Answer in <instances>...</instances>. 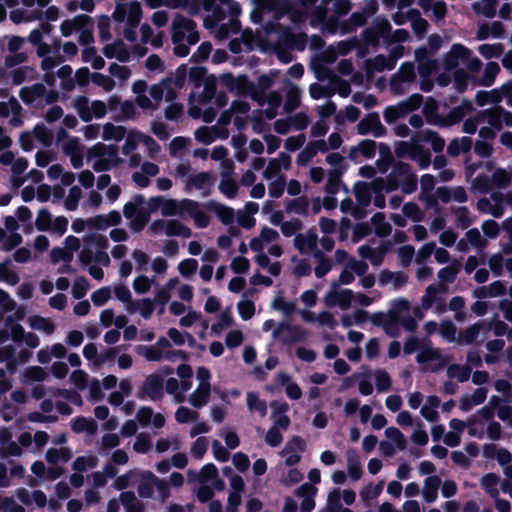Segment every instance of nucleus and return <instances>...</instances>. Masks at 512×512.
<instances>
[{
	"mask_svg": "<svg viewBox=\"0 0 512 512\" xmlns=\"http://www.w3.org/2000/svg\"><path fill=\"white\" fill-rule=\"evenodd\" d=\"M163 196H154L146 202L144 195L135 194L132 201L123 207V215L130 220V228L134 232L142 231L150 221L151 213L162 209Z\"/></svg>",
	"mask_w": 512,
	"mask_h": 512,
	"instance_id": "f257e3e1",
	"label": "nucleus"
},
{
	"mask_svg": "<svg viewBox=\"0 0 512 512\" xmlns=\"http://www.w3.org/2000/svg\"><path fill=\"white\" fill-rule=\"evenodd\" d=\"M273 337L279 338L283 345L291 346L296 343L306 341L307 332L300 325H292L287 322H281L273 331Z\"/></svg>",
	"mask_w": 512,
	"mask_h": 512,
	"instance_id": "f03ea898",
	"label": "nucleus"
},
{
	"mask_svg": "<svg viewBox=\"0 0 512 512\" xmlns=\"http://www.w3.org/2000/svg\"><path fill=\"white\" fill-rule=\"evenodd\" d=\"M164 396V379L161 375L152 373L148 375L141 388L137 392V397L141 400L149 398L151 401H159Z\"/></svg>",
	"mask_w": 512,
	"mask_h": 512,
	"instance_id": "7ed1b4c3",
	"label": "nucleus"
},
{
	"mask_svg": "<svg viewBox=\"0 0 512 512\" xmlns=\"http://www.w3.org/2000/svg\"><path fill=\"white\" fill-rule=\"evenodd\" d=\"M332 0H321V3L316 6L312 13L311 25L315 26L321 24L331 34L338 31L339 20L337 15L328 16L329 5Z\"/></svg>",
	"mask_w": 512,
	"mask_h": 512,
	"instance_id": "20e7f679",
	"label": "nucleus"
},
{
	"mask_svg": "<svg viewBox=\"0 0 512 512\" xmlns=\"http://www.w3.org/2000/svg\"><path fill=\"white\" fill-rule=\"evenodd\" d=\"M408 169V163L402 161L396 162L386 179L376 178L373 182L387 193L396 191L400 187L401 177L408 173Z\"/></svg>",
	"mask_w": 512,
	"mask_h": 512,
	"instance_id": "39448f33",
	"label": "nucleus"
},
{
	"mask_svg": "<svg viewBox=\"0 0 512 512\" xmlns=\"http://www.w3.org/2000/svg\"><path fill=\"white\" fill-rule=\"evenodd\" d=\"M471 56V50L463 44H453L449 52L443 57V68L445 71H455L460 61H467Z\"/></svg>",
	"mask_w": 512,
	"mask_h": 512,
	"instance_id": "423d86ee",
	"label": "nucleus"
},
{
	"mask_svg": "<svg viewBox=\"0 0 512 512\" xmlns=\"http://www.w3.org/2000/svg\"><path fill=\"white\" fill-rule=\"evenodd\" d=\"M357 133L359 135L372 133L375 137H382L386 134V128L382 125L378 113L371 112L360 120Z\"/></svg>",
	"mask_w": 512,
	"mask_h": 512,
	"instance_id": "0eeeda50",
	"label": "nucleus"
},
{
	"mask_svg": "<svg viewBox=\"0 0 512 512\" xmlns=\"http://www.w3.org/2000/svg\"><path fill=\"white\" fill-rule=\"evenodd\" d=\"M222 82L230 90H237L240 95H249L252 90H255V84L249 80L247 75H240L235 77L232 73L223 74Z\"/></svg>",
	"mask_w": 512,
	"mask_h": 512,
	"instance_id": "6e6552de",
	"label": "nucleus"
},
{
	"mask_svg": "<svg viewBox=\"0 0 512 512\" xmlns=\"http://www.w3.org/2000/svg\"><path fill=\"white\" fill-rule=\"evenodd\" d=\"M396 65V60L387 57L383 54L376 55L373 59H367L365 61V73L370 79L373 77L375 72H382L384 70H392Z\"/></svg>",
	"mask_w": 512,
	"mask_h": 512,
	"instance_id": "1a4fd4ad",
	"label": "nucleus"
},
{
	"mask_svg": "<svg viewBox=\"0 0 512 512\" xmlns=\"http://www.w3.org/2000/svg\"><path fill=\"white\" fill-rule=\"evenodd\" d=\"M416 361L420 364L435 361L436 363L432 367V371L434 372L444 368L447 364V360L442 356L440 349L432 347H426L420 350L416 356Z\"/></svg>",
	"mask_w": 512,
	"mask_h": 512,
	"instance_id": "9d476101",
	"label": "nucleus"
},
{
	"mask_svg": "<svg viewBox=\"0 0 512 512\" xmlns=\"http://www.w3.org/2000/svg\"><path fill=\"white\" fill-rule=\"evenodd\" d=\"M196 28L194 20L183 15H177L172 23V42H182L185 38V31H192Z\"/></svg>",
	"mask_w": 512,
	"mask_h": 512,
	"instance_id": "9b49d317",
	"label": "nucleus"
},
{
	"mask_svg": "<svg viewBox=\"0 0 512 512\" xmlns=\"http://www.w3.org/2000/svg\"><path fill=\"white\" fill-rule=\"evenodd\" d=\"M412 139L420 143H430L435 153H441L445 147V140L436 131L431 129L417 131Z\"/></svg>",
	"mask_w": 512,
	"mask_h": 512,
	"instance_id": "f8f14e48",
	"label": "nucleus"
},
{
	"mask_svg": "<svg viewBox=\"0 0 512 512\" xmlns=\"http://www.w3.org/2000/svg\"><path fill=\"white\" fill-rule=\"evenodd\" d=\"M102 51L104 56L108 59L116 58L122 63L128 62L130 59V53L121 39L116 40L114 43L105 45Z\"/></svg>",
	"mask_w": 512,
	"mask_h": 512,
	"instance_id": "ddd939ff",
	"label": "nucleus"
},
{
	"mask_svg": "<svg viewBox=\"0 0 512 512\" xmlns=\"http://www.w3.org/2000/svg\"><path fill=\"white\" fill-rule=\"evenodd\" d=\"M205 208L214 212L224 225H230L234 222L235 213L233 208L229 206H225L214 200H210L205 204Z\"/></svg>",
	"mask_w": 512,
	"mask_h": 512,
	"instance_id": "4468645a",
	"label": "nucleus"
},
{
	"mask_svg": "<svg viewBox=\"0 0 512 512\" xmlns=\"http://www.w3.org/2000/svg\"><path fill=\"white\" fill-rule=\"evenodd\" d=\"M270 406L273 408L272 417L274 418V426L287 430L290 425V418L285 414L289 409L288 404L286 402L279 403L272 401Z\"/></svg>",
	"mask_w": 512,
	"mask_h": 512,
	"instance_id": "2eb2a0df",
	"label": "nucleus"
},
{
	"mask_svg": "<svg viewBox=\"0 0 512 512\" xmlns=\"http://www.w3.org/2000/svg\"><path fill=\"white\" fill-rule=\"evenodd\" d=\"M317 241V234L313 231H309L307 235H296L294 238V246L301 254H306L316 249Z\"/></svg>",
	"mask_w": 512,
	"mask_h": 512,
	"instance_id": "dca6fc26",
	"label": "nucleus"
},
{
	"mask_svg": "<svg viewBox=\"0 0 512 512\" xmlns=\"http://www.w3.org/2000/svg\"><path fill=\"white\" fill-rule=\"evenodd\" d=\"M46 94V87L42 83H35L31 86L22 87L19 97L26 105H31L36 99Z\"/></svg>",
	"mask_w": 512,
	"mask_h": 512,
	"instance_id": "f3484780",
	"label": "nucleus"
},
{
	"mask_svg": "<svg viewBox=\"0 0 512 512\" xmlns=\"http://www.w3.org/2000/svg\"><path fill=\"white\" fill-rule=\"evenodd\" d=\"M215 178L209 172H199L188 179L187 186H192L197 190L208 189L203 193L204 196L210 195V187L214 185Z\"/></svg>",
	"mask_w": 512,
	"mask_h": 512,
	"instance_id": "a211bd4d",
	"label": "nucleus"
},
{
	"mask_svg": "<svg viewBox=\"0 0 512 512\" xmlns=\"http://www.w3.org/2000/svg\"><path fill=\"white\" fill-rule=\"evenodd\" d=\"M438 108V102L433 97H427L422 113L428 124L441 126L443 117L438 114Z\"/></svg>",
	"mask_w": 512,
	"mask_h": 512,
	"instance_id": "6ab92c4d",
	"label": "nucleus"
},
{
	"mask_svg": "<svg viewBox=\"0 0 512 512\" xmlns=\"http://www.w3.org/2000/svg\"><path fill=\"white\" fill-rule=\"evenodd\" d=\"M441 478L437 475L428 476L424 480L423 497L427 503H432L437 499L438 489L441 485Z\"/></svg>",
	"mask_w": 512,
	"mask_h": 512,
	"instance_id": "aec40b11",
	"label": "nucleus"
},
{
	"mask_svg": "<svg viewBox=\"0 0 512 512\" xmlns=\"http://www.w3.org/2000/svg\"><path fill=\"white\" fill-rule=\"evenodd\" d=\"M119 499L126 512H144V504L137 500L133 491L121 492Z\"/></svg>",
	"mask_w": 512,
	"mask_h": 512,
	"instance_id": "412c9836",
	"label": "nucleus"
},
{
	"mask_svg": "<svg viewBox=\"0 0 512 512\" xmlns=\"http://www.w3.org/2000/svg\"><path fill=\"white\" fill-rule=\"evenodd\" d=\"M410 113V109L402 102L396 105H391L385 108L383 111L384 120L388 124L395 123L398 119L405 117Z\"/></svg>",
	"mask_w": 512,
	"mask_h": 512,
	"instance_id": "4be33fe9",
	"label": "nucleus"
},
{
	"mask_svg": "<svg viewBox=\"0 0 512 512\" xmlns=\"http://www.w3.org/2000/svg\"><path fill=\"white\" fill-rule=\"evenodd\" d=\"M367 22V14L365 12H353L347 21L341 25L342 34H348L356 31V28L362 27Z\"/></svg>",
	"mask_w": 512,
	"mask_h": 512,
	"instance_id": "5701e85b",
	"label": "nucleus"
},
{
	"mask_svg": "<svg viewBox=\"0 0 512 512\" xmlns=\"http://www.w3.org/2000/svg\"><path fill=\"white\" fill-rule=\"evenodd\" d=\"M371 224L374 227L375 234L380 237L384 238L391 234L392 227L391 225L386 221L385 214L383 212H376L371 217Z\"/></svg>",
	"mask_w": 512,
	"mask_h": 512,
	"instance_id": "b1692460",
	"label": "nucleus"
},
{
	"mask_svg": "<svg viewBox=\"0 0 512 512\" xmlns=\"http://www.w3.org/2000/svg\"><path fill=\"white\" fill-rule=\"evenodd\" d=\"M377 144L374 140L364 139L361 140L357 147H352L349 153V158L354 159L357 151L366 158L372 159L376 154Z\"/></svg>",
	"mask_w": 512,
	"mask_h": 512,
	"instance_id": "393cba45",
	"label": "nucleus"
},
{
	"mask_svg": "<svg viewBox=\"0 0 512 512\" xmlns=\"http://www.w3.org/2000/svg\"><path fill=\"white\" fill-rule=\"evenodd\" d=\"M165 234L169 237L180 236L189 238L192 235L191 229L177 219L167 220V227Z\"/></svg>",
	"mask_w": 512,
	"mask_h": 512,
	"instance_id": "a878e982",
	"label": "nucleus"
},
{
	"mask_svg": "<svg viewBox=\"0 0 512 512\" xmlns=\"http://www.w3.org/2000/svg\"><path fill=\"white\" fill-rule=\"evenodd\" d=\"M499 72L500 66L498 63L492 61L488 62L485 66L482 77L475 82L479 86L490 87L493 85Z\"/></svg>",
	"mask_w": 512,
	"mask_h": 512,
	"instance_id": "bb28decb",
	"label": "nucleus"
},
{
	"mask_svg": "<svg viewBox=\"0 0 512 512\" xmlns=\"http://www.w3.org/2000/svg\"><path fill=\"white\" fill-rule=\"evenodd\" d=\"M372 190L367 182H356L353 191L357 202L362 206H368L372 198Z\"/></svg>",
	"mask_w": 512,
	"mask_h": 512,
	"instance_id": "cd10ccee",
	"label": "nucleus"
},
{
	"mask_svg": "<svg viewBox=\"0 0 512 512\" xmlns=\"http://www.w3.org/2000/svg\"><path fill=\"white\" fill-rule=\"evenodd\" d=\"M211 388L206 385H198L197 389L189 396L190 404L195 408H202L207 404L210 397Z\"/></svg>",
	"mask_w": 512,
	"mask_h": 512,
	"instance_id": "c85d7f7f",
	"label": "nucleus"
},
{
	"mask_svg": "<svg viewBox=\"0 0 512 512\" xmlns=\"http://www.w3.org/2000/svg\"><path fill=\"white\" fill-rule=\"evenodd\" d=\"M71 429L75 433H94L97 429V424L93 419H88L84 416H77L72 420Z\"/></svg>",
	"mask_w": 512,
	"mask_h": 512,
	"instance_id": "c756f323",
	"label": "nucleus"
},
{
	"mask_svg": "<svg viewBox=\"0 0 512 512\" xmlns=\"http://www.w3.org/2000/svg\"><path fill=\"white\" fill-rule=\"evenodd\" d=\"M301 102V91L297 86H292L286 93L284 111L289 114L296 110Z\"/></svg>",
	"mask_w": 512,
	"mask_h": 512,
	"instance_id": "7c9ffc66",
	"label": "nucleus"
},
{
	"mask_svg": "<svg viewBox=\"0 0 512 512\" xmlns=\"http://www.w3.org/2000/svg\"><path fill=\"white\" fill-rule=\"evenodd\" d=\"M343 174L342 170L339 169H331L328 172V179L325 184L324 190L329 195H335L338 193L340 185L342 183L341 176Z\"/></svg>",
	"mask_w": 512,
	"mask_h": 512,
	"instance_id": "2f4dec72",
	"label": "nucleus"
},
{
	"mask_svg": "<svg viewBox=\"0 0 512 512\" xmlns=\"http://www.w3.org/2000/svg\"><path fill=\"white\" fill-rule=\"evenodd\" d=\"M499 481L500 477L497 474L487 473L481 478V486L490 495V497L497 498L499 496V491L497 489Z\"/></svg>",
	"mask_w": 512,
	"mask_h": 512,
	"instance_id": "473e14b6",
	"label": "nucleus"
},
{
	"mask_svg": "<svg viewBox=\"0 0 512 512\" xmlns=\"http://www.w3.org/2000/svg\"><path fill=\"white\" fill-rule=\"evenodd\" d=\"M470 375L471 367L468 365L451 364L447 369V376L449 378H456L461 383L468 381Z\"/></svg>",
	"mask_w": 512,
	"mask_h": 512,
	"instance_id": "72a5a7b5",
	"label": "nucleus"
},
{
	"mask_svg": "<svg viewBox=\"0 0 512 512\" xmlns=\"http://www.w3.org/2000/svg\"><path fill=\"white\" fill-rule=\"evenodd\" d=\"M446 289H447L446 285L442 284V283L439 285H436V284L429 285L425 290L424 296L422 297V306L426 309L432 307L433 303L436 300L437 294L445 292Z\"/></svg>",
	"mask_w": 512,
	"mask_h": 512,
	"instance_id": "f704fd0d",
	"label": "nucleus"
},
{
	"mask_svg": "<svg viewBox=\"0 0 512 512\" xmlns=\"http://www.w3.org/2000/svg\"><path fill=\"white\" fill-rule=\"evenodd\" d=\"M33 135L44 147H50L53 143L54 135L43 123L34 126Z\"/></svg>",
	"mask_w": 512,
	"mask_h": 512,
	"instance_id": "c9c22d12",
	"label": "nucleus"
},
{
	"mask_svg": "<svg viewBox=\"0 0 512 512\" xmlns=\"http://www.w3.org/2000/svg\"><path fill=\"white\" fill-rule=\"evenodd\" d=\"M126 135V128L123 126H115L112 123H107L103 126L102 137L104 140L121 141Z\"/></svg>",
	"mask_w": 512,
	"mask_h": 512,
	"instance_id": "e433bc0d",
	"label": "nucleus"
},
{
	"mask_svg": "<svg viewBox=\"0 0 512 512\" xmlns=\"http://www.w3.org/2000/svg\"><path fill=\"white\" fill-rule=\"evenodd\" d=\"M72 454L68 448H49L46 452V460L49 464H57L59 461L67 462Z\"/></svg>",
	"mask_w": 512,
	"mask_h": 512,
	"instance_id": "4c0bfd02",
	"label": "nucleus"
},
{
	"mask_svg": "<svg viewBox=\"0 0 512 512\" xmlns=\"http://www.w3.org/2000/svg\"><path fill=\"white\" fill-rule=\"evenodd\" d=\"M10 264V259H6L4 262L0 263V281L14 286L18 284L20 277L15 271L9 269Z\"/></svg>",
	"mask_w": 512,
	"mask_h": 512,
	"instance_id": "58836bf2",
	"label": "nucleus"
},
{
	"mask_svg": "<svg viewBox=\"0 0 512 512\" xmlns=\"http://www.w3.org/2000/svg\"><path fill=\"white\" fill-rule=\"evenodd\" d=\"M150 471H145L142 480L137 487V492L141 498H151L154 492V481H152Z\"/></svg>",
	"mask_w": 512,
	"mask_h": 512,
	"instance_id": "ea45409f",
	"label": "nucleus"
},
{
	"mask_svg": "<svg viewBox=\"0 0 512 512\" xmlns=\"http://www.w3.org/2000/svg\"><path fill=\"white\" fill-rule=\"evenodd\" d=\"M417 184V175L412 172V168L409 165L408 173L401 177V190L405 194H412L417 190Z\"/></svg>",
	"mask_w": 512,
	"mask_h": 512,
	"instance_id": "a19ab883",
	"label": "nucleus"
},
{
	"mask_svg": "<svg viewBox=\"0 0 512 512\" xmlns=\"http://www.w3.org/2000/svg\"><path fill=\"white\" fill-rule=\"evenodd\" d=\"M469 80L470 76L464 69H456L453 71V84L458 93L462 94L467 90Z\"/></svg>",
	"mask_w": 512,
	"mask_h": 512,
	"instance_id": "79ce46f5",
	"label": "nucleus"
},
{
	"mask_svg": "<svg viewBox=\"0 0 512 512\" xmlns=\"http://www.w3.org/2000/svg\"><path fill=\"white\" fill-rule=\"evenodd\" d=\"M308 207V199L305 196H302L290 200L287 204L286 209L288 212H294L298 215L306 216L308 215Z\"/></svg>",
	"mask_w": 512,
	"mask_h": 512,
	"instance_id": "37998d69",
	"label": "nucleus"
},
{
	"mask_svg": "<svg viewBox=\"0 0 512 512\" xmlns=\"http://www.w3.org/2000/svg\"><path fill=\"white\" fill-rule=\"evenodd\" d=\"M420 142H416L411 139V141H399L395 147V154L398 158H403L408 156L410 159Z\"/></svg>",
	"mask_w": 512,
	"mask_h": 512,
	"instance_id": "c03bdc74",
	"label": "nucleus"
},
{
	"mask_svg": "<svg viewBox=\"0 0 512 512\" xmlns=\"http://www.w3.org/2000/svg\"><path fill=\"white\" fill-rule=\"evenodd\" d=\"M5 326L10 328L9 334L14 342L20 343L23 341L25 330L21 324L14 321L13 316H7L5 319Z\"/></svg>",
	"mask_w": 512,
	"mask_h": 512,
	"instance_id": "a18cd8bd",
	"label": "nucleus"
},
{
	"mask_svg": "<svg viewBox=\"0 0 512 512\" xmlns=\"http://www.w3.org/2000/svg\"><path fill=\"white\" fill-rule=\"evenodd\" d=\"M411 159L416 161L421 169H427L431 164V153L428 149L419 144Z\"/></svg>",
	"mask_w": 512,
	"mask_h": 512,
	"instance_id": "49530a36",
	"label": "nucleus"
},
{
	"mask_svg": "<svg viewBox=\"0 0 512 512\" xmlns=\"http://www.w3.org/2000/svg\"><path fill=\"white\" fill-rule=\"evenodd\" d=\"M502 107L496 106L495 108L487 109L484 112V115L487 119L488 124L494 128L495 130H501L503 127V122L501 118Z\"/></svg>",
	"mask_w": 512,
	"mask_h": 512,
	"instance_id": "de8ad7c7",
	"label": "nucleus"
},
{
	"mask_svg": "<svg viewBox=\"0 0 512 512\" xmlns=\"http://www.w3.org/2000/svg\"><path fill=\"white\" fill-rule=\"evenodd\" d=\"M285 43L292 49L303 51L307 43V35L305 33H289L286 35Z\"/></svg>",
	"mask_w": 512,
	"mask_h": 512,
	"instance_id": "09e8293b",
	"label": "nucleus"
},
{
	"mask_svg": "<svg viewBox=\"0 0 512 512\" xmlns=\"http://www.w3.org/2000/svg\"><path fill=\"white\" fill-rule=\"evenodd\" d=\"M52 215L46 208H41L36 217L35 226L38 231H48L51 229Z\"/></svg>",
	"mask_w": 512,
	"mask_h": 512,
	"instance_id": "8fccbe9b",
	"label": "nucleus"
},
{
	"mask_svg": "<svg viewBox=\"0 0 512 512\" xmlns=\"http://www.w3.org/2000/svg\"><path fill=\"white\" fill-rule=\"evenodd\" d=\"M504 47L500 43L482 44L479 46V53L486 59L498 58L503 53Z\"/></svg>",
	"mask_w": 512,
	"mask_h": 512,
	"instance_id": "3c124183",
	"label": "nucleus"
},
{
	"mask_svg": "<svg viewBox=\"0 0 512 512\" xmlns=\"http://www.w3.org/2000/svg\"><path fill=\"white\" fill-rule=\"evenodd\" d=\"M491 182L496 188H506L511 182V175L506 170L498 168L493 172Z\"/></svg>",
	"mask_w": 512,
	"mask_h": 512,
	"instance_id": "603ef678",
	"label": "nucleus"
},
{
	"mask_svg": "<svg viewBox=\"0 0 512 512\" xmlns=\"http://www.w3.org/2000/svg\"><path fill=\"white\" fill-rule=\"evenodd\" d=\"M385 435L390 439L399 450H404L407 445V441L403 433L395 427H388L385 430Z\"/></svg>",
	"mask_w": 512,
	"mask_h": 512,
	"instance_id": "864d4df0",
	"label": "nucleus"
},
{
	"mask_svg": "<svg viewBox=\"0 0 512 512\" xmlns=\"http://www.w3.org/2000/svg\"><path fill=\"white\" fill-rule=\"evenodd\" d=\"M89 100L86 96H78L75 99V107L78 111L79 117L84 122H89L92 120V113L88 106Z\"/></svg>",
	"mask_w": 512,
	"mask_h": 512,
	"instance_id": "5fc2aeb1",
	"label": "nucleus"
},
{
	"mask_svg": "<svg viewBox=\"0 0 512 512\" xmlns=\"http://www.w3.org/2000/svg\"><path fill=\"white\" fill-rule=\"evenodd\" d=\"M218 188L229 199H234L237 196L238 185L233 178H222Z\"/></svg>",
	"mask_w": 512,
	"mask_h": 512,
	"instance_id": "6e6d98bb",
	"label": "nucleus"
},
{
	"mask_svg": "<svg viewBox=\"0 0 512 512\" xmlns=\"http://www.w3.org/2000/svg\"><path fill=\"white\" fill-rule=\"evenodd\" d=\"M465 110H464V107L463 106H456V107H453L446 118L443 117V121L441 123V126L442 127H445V126H451L453 124H456V123H459L460 121L463 120V118L465 117Z\"/></svg>",
	"mask_w": 512,
	"mask_h": 512,
	"instance_id": "4d7b16f0",
	"label": "nucleus"
},
{
	"mask_svg": "<svg viewBox=\"0 0 512 512\" xmlns=\"http://www.w3.org/2000/svg\"><path fill=\"white\" fill-rule=\"evenodd\" d=\"M453 212L456 216V223L459 228L467 229L471 225L472 220L470 219V213L466 206L454 207Z\"/></svg>",
	"mask_w": 512,
	"mask_h": 512,
	"instance_id": "13d9d810",
	"label": "nucleus"
},
{
	"mask_svg": "<svg viewBox=\"0 0 512 512\" xmlns=\"http://www.w3.org/2000/svg\"><path fill=\"white\" fill-rule=\"evenodd\" d=\"M271 306L275 310L282 311L287 316L293 314L296 309V304L294 302L286 301L281 295H278L273 299Z\"/></svg>",
	"mask_w": 512,
	"mask_h": 512,
	"instance_id": "bf43d9fd",
	"label": "nucleus"
},
{
	"mask_svg": "<svg viewBox=\"0 0 512 512\" xmlns=\"http://www.w3.org/2000/svg\"><path fill=\"white\" fill-rule=\"evenodd\" d=\"M142 18V8L139 2L132 1L128 7L127 22L130 26L136 27Z\"/></svg>",
	"mask_w": 512,
	"mask_h": 512,
	"instance_id": "052dcab7",
	"label": "nucleus"
},
{
	"mask_svg": "<svg viewBox=\"0 0 512 512\" xmlns=\"http://www.w3.org/2000/svg\"><path fill=\"white\" fill-rule=\"evenodd\" d=\"M247 405L250 410H256L263 416L267 412L266 402L259 399L258 395L254 392H249L247 394Z\"/></svg>",
	"mask_w": 512,
	"mask_h": 512,
	"instance_id": "680f3d73",
	"label": "nucleus"
},
{
	"mask_svg": "<svg viewBox=\"0 0 512 512\" xmlns=\"http://www.w3.org/2000/svg\"><path fill=\"white\" fill-rule=\"evenodd\" d=\"M89 289V282L84 277H77L72 286V295L75 299H82Z\"/></svg>",
	"mask_w": 512,
	"mask_h": 512,
	"instance_id": "e2e57ef3",
	"label": "nucleus"
},
{
	"mask_svg": "<svg viewBox=\"0 0 512 512\" xmlns=\"http://www.w3.org/2000/svg\"><path fill=\"white\" fill-rule=\"evenodd\" d=\"M396 75L400 82H412L415 79L414 64L412 62L402 63Z\"/></svg>",
	"mask_w": 512,
	"mask_h": 512,
	"instance_id": "0e129e2a",
	"label": "nucleus"
},
{
	"mask_svg": "<svg viewBox=\"0 0 512 512\" xmlns=\"http://www.w3.org/2000/svg\"><path fill=\"white\" fill-rule=\"evenodd\" d=\"M82 191L79 186H72L69 190L68 197L65 200V208L69 211L77 209Z\"/></svg>",
	"mask_w": 512,
	"mask_h": 512,
	"instance_id": "69168bd1",
	"label": "nucleus"
},
{
	"mask_svg": "<svg viewBox=\"0 0 512 512\" xmlns=\"http://www.w3.org/2000/svg\"><path fill=\"white\" fill-rule=\"evenodd\" d=\"M30 326L36 330H43L47 334L54 332V325L46 318L42 316H33L30 318Z\"/></svg>",
	"mask_w": 512,
	"mask_h": 512,
	"instance_id": "338daca9",
	"label": "nucleus"
},
{
	"mask_svg": "<svg viewBox=\"0 0 512 512\" xmlns=\"http://www.w3.org/2000/svg\"><path fill=\"white\" fill-rule=\"evenodd\" d=\"M195 138L197 141H199L205 145L211 144L212 142L215 141L213 126L212 127H208V126L199 127L195 131Z\"/></svg>",
	"mask_w": 512,
	"mask_h": 512,
	"instance_id": "774afa93",
	"label": "nucleus"
}]
</instances>
